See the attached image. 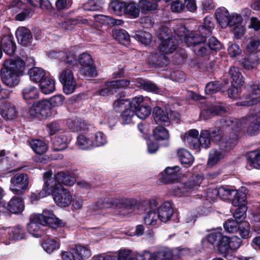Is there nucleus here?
<instances>
[{
	"label": "nucleus",
	"mask_w": 260,
	"mask_h": 260,
	"mask_svg": "<svg viewBox=\"0 0 260 260\" xmlns=\"http://www.w3.org/2000/svg\"><path fill=\"white\" fill-rule=\"evenodd\" d=\"M0 114L6 120L14 119L16 116L15 108L10 104H3L0 106Z\"/></svg>",
	"instance_id": "nucleus-30"
},
{
	"label": "nucleus",
	"mask_w": 260,
	"mask_h": 260,
	"mask_svg": "<svg viewBox=\"0 0 260 260\" xmlns=\"http://www.w3.org/2000/svg\"><path fill=\"white\" fill-rule=\"evenodd\" d=\"M28 113L29 116L41 120L51 116L52 109L48 100H42L34 103Z\"/></svg>",
	"instance_id": "nucleus-3"
},
{
	"label": "nucleus",
	"mask_w": 260,
	"mask_h": 260,
	"mask_svg": "<svg viewBox=\"0 0 260 260\" xmlns=\"http://www.w3.org/2000/svg\"><path fill=\"white\" fill-rule=\"evenodd\" d=\"M192 49L197 55L200 56L208 55L210 52L206 41L194 46Z\"/></svg>",
	"instance_id": "nucleus-49"
},
{
	"label": "nucleus",
	"mask_w": 260,
	"mask_h": 260,
	"mask_svg": "<svg viewBox=\"0 0 260 260\" xmlns=\"http://www.w3.org/2000/svg\"><path fill=\"white\" fill-rule=\"evenodd\" d=\"M22 93L25 100L36 99L39 97L38 89L32 86H27L24 87Z\"/></svg>",
	"instance_id": "nucleus-42"
},
{
	"label": "nucleus",
	"mask_w": 260,
	"mask_h": 260,
	"mask_svg": "<svg viewBox=\"0 0 260 260\" xmlns=\"http://www.w3.org/2000/svg\"><path fill=\"white\" fill-rule=\"evenodd\" d=\"M16 35L19 43L21 45L28 46L31 44L32 35L30 30L26 27H19L16 31Z\"/></svg>",
	"instance_id": "nucleus-19"
},
{
	"label": "nucleus",
	"mask_w": 260,
	"mask_h": 260,
	"mask_svg": "<svg viewBox=\"0 0 260 260\" xmlns=\"http://www.w3.org/2000/svg\"><path fill=\"white\" fill-rule=\"evenodd\" d=\"M180 170L177 166L167 167L162 173V181L165 184L174 182L178 180Z\"/></svg>",
	"instance_id": "nucleus-21"
},
{
	"label": "nucleus",
	"mask_w": 260,
	"mask_h": 260,
	"mask_svg": "<svg viewBox=\"0 0 260 260\" xmlns=\"http://www.w3.org/2000/svg\"><path fill=\"white\" fill-rule=\"evenodd\" d=\"M118 260H134V256L131 250L122 249L119 251Z\"/></svg>",
	"instance_id": "nucleus-62"
},
{
	"label": "nucleus",
	"mask_w": 260,
	"mask_h": 260,
	"mask_svg": "<svg viewBox=\"0 0 260 260\" xmlns=\"http://www.w3.org/2000/svg\"><path fill=\"white\" fill-rule=\"evenodd\" d=\"M53 197L55 203L61 207L68 206L72 201V197L70 192L64 187L61 188L54 194H53Z\"/></svg>",
	"instance_id": "nucleus-14"
},
{
	"label": "nucleus",
	"mask_w": 260,
	"mask_h": 260,
	"mask_svg": "<svg viewBox=\"0 0 260 260\" xmlns=\"http://www.w3.org/2000/svg\"><path fill=\"white\" fill-rule=\"evenodd\" d=\"M225 153L220 150L214 149L211 150L209 154L208 165L213 166L217 164L223 157Z\"/></svg>",
	"instance_id": "nucleus-39"
},
{
	"label": "nucleus",
	"mask_w": 260,
	"mask_h": 260,
	"mask_svg": "<svg viewBox=\"0 0 260 260\" xmlns=\"http://www.w3.org/2000/svg\"><path fill=\"white\" fill-rule=\"evenodd\" d=\"M29 145L32 150L39 155L43 154L47 149L46 144L39 140H32L29 142Z\"/></svg>",
	"instance_id": "nucleus-41"
},
{
	"label": "nucleus",
	"mask_w": 260,
	"mask_h": 260,
	"mask_svg": "<svg viewBox=\"0 0 260 260\" xmlns=\"http://www.w3.org/2000/svg\"><path fill=\"white\" fill-rule=\"evenodd\" d=\"M260 45V39L258 38L251 39L247 44L246 50L250 52H254L257 50Z\"/></svg>",
	"instance_id": "nucleus-63"
},
{
	"label": "nucleus",
	"mask_w": 260,
	"mask_h": 260,
	"mask_svg": "<svg viewBox=\"0 0 260 260\" xmlns=\"http://www.w3.org/2000/svg\"><path fill=\"white\" fill-rule=\"evenodd\" d=\"M152 114L156 123L164 124L166 126L169 125L171 120L177 118L179 116L177 113L171 111L165 113L162 109L158 107L153 108Z\"/></svg>",
	"instance_id": "nucleus-8"
},
{
	"label": "nucleus",
	"mask_w": 260,
	"mask_h": 260,
	"mask_svg": "<svg viewBox=\"0 0 260 260\" xmlns=\"http://www.w3.org/2000/svg\"><path fill=\"white\" fill-rule=\"evenodd\" d=\"M138 6L139 10H141L142 12H146L156 10L158 5L156 3H152L147 0H140Z\"/></svg>",
	"instance_id": "nucleus-47"
},
{
	"label": "nucleus",
	"mask_w": 260,
	"mask_h": 260,
	"mask_svg": "<svg viewBox=\"0 0 260 260\" xmlns=\"http://www.w3.org/2000/svg\"><path fill=\"white\" fill-rule=\"evenodd\" d=\"M135 112L139 118L145 119L151 114V108L149 106L142 105Z\"/></svg>",
	"instance_id": "nucleus-55"
},
{
	"label": "nucleus",
	"mask_w": 260,
	"mask_h": 260,
	"mask_svg": "<svg viewBox=\"0 0 260 260\" xmlns=\"http://www.w3.org/2000/svg\"><path fill=\"white\" fill-rule=\"evenodd\" d=\"M240 224L241 222L238 220L229 219L224 223L223 226L226 232L234 233L238 232Z\"/></svg>",
	"instance_id": "nucleus-48"
},
{
	"label": "nucleus",
	"mask_w": 260,
	"mask_h": 260,
	"mask_svg": "<svg viewBox=\"0 0 260 260\" xmlns=\"http://www.w3.org/2000/svg\"><path fill=\"white\" fill-rule=\"evenodd\" d=\"M207 37L203 36L200 34L190 35L185 38V43L188 47H191L192 49H193L194 46L206 42Z\"/></svg>",
	"instance_id": "nucleus-36"
},
{
	"label": "nucleus",
	"mask_w": 260,
	"mask_h": 260,
	"mask_svg": "<svg viewBox=\"0 0 260 260\" xmlns=\"http://www.w3.org/2000/svg\"><path fill=\"white\" fill-rule=\"evenodd\" d=\"M9 234L10 238L14 240H21L25 239L26 237L24 229L19 225L10 228Z\"/></svg>",
	"instance_id": "nucleus-32"
},
{
	"label": "nucleus",
	"mask_w": 260,
	"mask_h": 260,
	"mask_svg": "<svg viewBox=\"0 0 260 260\" xmlns=\"http://www.w3.org/2000/svg\"><path fill=\"white\" fill-rule=\"evenodd\" d=\"M247 207L246 206H241L238 207L233 214V217L235 220L241 222L246 217Z\"/></svg>",
	"instance_id": "nucleus-60"
},
{
	"label": "nucleus",
	"mask_w": 260,
	"mask_h": 260,
	"mask_svg": "<svg viewBox=\"0 0 260 260\" xmlns=\"http://www.w3.org/2000/svg\"><path fill=\"white\" fill-rule=\"evenodd\" d=\"M136 38L141 43L144 44L145 45L149 44L152 40V36L151 35L145 31H140L137 32L136 34Z\"/></svg>",
	"instance_id": "nucleus-56"
},
{
	"label": "nucleus",
	"mask_w": 260,
	"mask_h": 260,
	"mask_svg": "<svg viewBox=\"0 0 260 260\" xmlns=\"http://www.w3.org/2000/svg\"><path fill=\"white\" fill-rule=\"evenodd\" d=\"M178 156L182 164L191 165L193 161L192 155L184 149H180L177 152Z\"/></svg>",
	"instance_id": "nucleus-43"
},
{
	"label": "nucleus",
	"mask_w": 260,
	"mask_h": 260,
	"mask_svg": "<svg viewBox=\"0 0 260 260\" xmlns=\"http://www.w3.org/2000/svg\"><path fill=\"white\" fill-rule=\"evenodd\" d=\"M40 88L42 92L45 94H49L55 90V81L45 77L39 83Z\"/></svg>",
	"instance_id": "nucleus-35"
},
{
	"label": "nucleus",
	"mask_w": 260,
	"mask_h": 260,
	"mask_svg": "<svg viewBox=\"0 0 260 260\" xmlns=\"http://www.w3.org/2000/svg\"><path fill=\"white\" fill-rule=\"evenodd\" d=\"M136 116L134 110L128 108L123 111L121 114L122 123L123 124H129L132 122L133 119Z\"/></svg>",
	"instance_id": "nucleus-54"
},
{
	"label": "nucleus",
	"mask_w": 260,
	"mask_h": 260,
	"mask_svg": "<svg viewBox=\"0 0 260 260\" xmlns=\"http://www.w3.org/2000/svg\"><path fill=\"white\" fill-rule=\"evenodd\" d=\"M237 141L238 135L236 132L226 135L219 145V150L225 153L229 152L236 145Z\"/></svg>",
	"instance_id": "nucleus-17"
},
{
	"label": "nucleus",
	"mask_w": 260,
	"mask_h": 260,
	"mask_svg": "<svg viewBox=\"0 0 260 260\" xmlns=\"http://www.w3.org/2000/svg\"><path fill=\"white\" fill-rule=\"evenodd\" d=\"M232 85H242L244 82L243 77L238 67H232L229 71Z\"/></svg>",
	"instance_id": "nucleus-29"
},
{
	"label": "nucleus",
	"mask_w": 260,
	"mask_h": 260,
	"mask_svg": "<svg viewBox=\"0 0 260 260\" xmlns=\"http://www.w3.org/2000/svg\"><path fill=\"white\" fill-rule=\"evenodd\" d=\"M207 130H202L198 138V144L199 146V151L202 149H206L211 145V139Z\"/></svg>",
	"instance_id": "nucleus-38"
},
{
	"label": "nucleus",
	"mask_w": 260,
	"mask_h": 260,
	"mask_svg": "<svg viewBox=\"0 0 260 260\" xmlns=\"http://www.w3.org/2000/svg\"><path fill=\"white\" fill-rule=\"evenodd\" d=\"M214 191L215 193H218L219 197L222 200H231L233 198V194L236 193V189L227 186H221Z\"/></svg>",
	"instance_id": "nucleus-37"
},
{
	"label": "nucleus",
	"mask_w": 260,
	"mask_h": 260,
	"mask_svg": "<svg viewBox=\"0 0 260 260\" xmlns=\"http://www.w3.org/2000/svg\"><path fill=\"white\" fill-rule=\"evenodd\" d=\"M214 25L213 18L207 16L204 18L203 23L199 27V32L203 36L209 37L212 35Z\"/></svg>",
	"instance_id": "nucleus-25"
},
{
	"label": "nucleus",
	"mask_w": 260,
	"mask_h": 260,
	"mask_svg": "<svg viewBox=\"0 0 260 260\" xmlns=\"http://www.w3.org/2000/svg\"><path fill=\"white\" fill-rule=\"evenodd\" d=\"M113 36L120 43H128L129 42V36L125 30L115 29L113 31Z\"/></svg>",
	"instance_id": "nucleus-46"
},
{
	"label": "nucleus",
	"mask_w": 260,
	"mask_h": 260,
	"mask_svg": "<svg viewBox=\"0 0 260 260\" xmlns=\"http://www.w3.org/2000/svg\"><path fill=\"white\" fill-rule=\"evenodd\" d=\"M1 46L4 51L10 56L14 54L16 49L13 37L9 35L5 36L3 37L1 40Z\"/></svg>",
	"instance_id": "nucleus-26"
},
{
	"label": "nucleus",
	"mask_w": 260,
	"mask_h": 260,
	"mask_svg": "<svg viewBox=\"0 0 260 260\" xmlns=\"http://www.w3.org/2000/svg\"><path fill=\"white\" fill-rule=\"evenodd\" d=\"M4 68L21 76L25 69V63L19 57L6 59Z\"/></svg>",
	"instance_id": "nucleus-13"
},
{
	"label": "nucleus",
	"mask_w": 260,
	"mask_h": 260,
	"mask_svg": "<svg viewBox=\"0 0 260 260\" xmlns=\"http://www.w3.org/2000/svg\"><path fill=\"white\" fill-rule=\"evenodd\" d=\"M209 136L213 141L218 142L222 138V132L219 127H215L213 129L207 130Z\"/></svg>",
	"instance_id": "nucleus-61"
},
{
	"label": "nucleus",
	"mask_w": 260,
	"mask_h": 260,
	"mask_svg": "<svg viewBox=\"0 0 260 260\" xmlns=\"http://www.w3.org/2000/svg\"><path fill=\"white\" fill-rule=\"evenodd\" d=\"M20 75L8 70L3 68L1 71V77L3 83L9 87L17 85L20 81Z\"/></svg>",
	"instance_id": "nucleus-16"
},
{
	"label": "nucleus",
	"mask_w": 260,
	"mask_h": 260,
	"mask_svg": "<svg viewBox=\"0 0 260 260\" xmlns=\"http://www.w3.org/2000/svg\"><path fill=\"white\" fill-rule=\"evenodd\" d=\"M156 210L158 218L164 222L170 220L173 214L172 205L169 202H165L159 208L157 207Z\"/></svg>",
	"instance_id": "nucleus-20"
},
{
	"label": "nucleus",
	"mask_w": 260,
	"mask_h": 260,
	"mask_svg": "<svg viewBox=\"0 0 260 260\" xmlns=\"http://www.w3.org/2000/svg\"><path fill=\"white\" fill-rule=\"evenodd\" d=\"M30 79L37 83H40L45 76V71L40 68L34 67L29 69L28 71Z\"/></svg>",
	"instance_id": "nucleus-33"
},
{
	"label": "nucleus",
	"mask_w": 260,
	"mask_h": 260,
	"mask_svg": "<svg viewBox=\"0 0 260 260\" xmlns=\"http://www.w3.org/2000/svg\"><path fill=\"white\" fill-rule=\"evenodd\" d=\"M24 205L19 197H14L9 201L8 204V209L13 214L21 213L24 209Z\"/></svg>",
	"instance_id": "nucleus-27"
},
{
	"label": "nucleus",
	"mask_w": 260,
	"mask_h": 260,
	"mask_svg": "<svg viewBox=\"0 0 260 260\" xmlns=\"http://www.w3.org/2000/svg\"><path fill=\"white\" fill-rule=\"evenodd\" d=\"M175 258L173 251L169 248H164L153 253L154 260H172Z\"/></svg>",
	"instance_id": "nucleus-31"
},
{
	"label": "nucleus",
	"mask_w": 260,
	"mask_h": 260,
	"mask_svg": "<svg viewBox=\"0 0 260 260\" xmlns=\"http://www.w3.org/2000/svg\"><path fill=\"white\" fill-rule=\"evenodd\" d=\"M153 136L157 140H166L169 138L168 131L161 126H157L153 130Z\"/></svg>",
	"instance_id": "nucleus-45"
},
{
	"label": "nucleus",
	"mask_w": 260,
	"mask_h": 260,
	"mask_svg": "<svg viewBox=\"0 0 260 260\" xmlns=\"http://www.w3.org/2000/svg\"><path fill=\"white\" fill-rule=\"evenodd\" d=\"M82 8L84 10L89 11H98L102 8L99 0H89L83 4Z\"/></svg>",
	"instance_id": "nucleus-53"
},
{
	"label": "nucleus",
	"mask_w": 260,
	"mask_h": 260,
	"mask_svg": "<svg viewBox=\"0 0 260 260\" xmlns=\"http://www.w3.org/2000/svg\"><path fill=\"white\" fill-rule=\"evenodd\" d=\"M230 200L234 206H245L246 196L243 192L236 189V193L233 194V198Z\"/></svg>",
	"instance_id": "nucleus-40"
},
{
	"label": "nucleus",
	"mask_w": 260,
	"mask_h": 260,
	"mask_svg": "<svg viewBox=\"0 0 260 260\" xmlns=\"http://www.w3.org/2000/svg\"><path fill=\"white\" fill-rule=\"evenodd\" d=\"M199 132L195 129H192L185 133L183 140L189 147L199 151V146L198 144Z\"/></svg>",
	"instance_id": "nucleus-23"
},
{
	"label": "nucleus",
	"mask_w": 260,
	"mask_h": 260,
	"mask_svg": "<svg viewBox=\"0 0 260 260\" xmlns=\"http://www.w3.org/2000/svg\"><path fill=\"white\" fill-rule=\"evenodd\" d=\"M130 82L126 79H120L107 82L105 87L99 91V94L102 96H106L114 94L116 90L125 88L128 86Z\"/></svg>",
	"instance_id": "nucleus-10"
},
{
	"label": "nucleus",
	"mask_w": 260,
	"mask_h": 260,
	"mask_svg": "<svg viewBox=\"0 0 260 260\" xmlns=\"http://www.w3.org/2000/svg\"><path fill=\"white\" fill-rule=\"evenodd\" d=\"M38 220L41 224L48 225L52 228L56 229L64 226V223L61 220L57 218L52 211L45 210L40 214H37Z\"/></svg>",
	"instance_id": "nucleus-9"
},
{
	"label": "nucleus",
	"mask_w": 260,
	"mask_h": 260,
	"mask_svg": "<svg viewBox=\"0 0 260 260\" xmlns=\"http://www.w3.org/2000/svg\"><path fill=\"white\" fill-rule=\"evenodd\" d=\"M203 180V177L201 175H196L193 176L186 185L187 187H184L183 189L188 188L189 190L193 189L200 185Z\"/></svg>",
	"instance_id": "nucleus-59"
},
{
	"label": "nucleus",
	"mask_w": 260,
	"mask_h": 260,
	"mask_svg": "<svg viewBox=\"0 0 260 260\" xmlns=\"http://www.w3.org/2000/svg\"><path fill=\"white\" fill-rule=\"evenodd\" d=\"M145 205L148 206V211H146V215L144 216V221L146 224L155 225L158 220V216L156 212L158 205L156 200H150L144 203Z\"/></svg>",
	"instance_id": "nucleus-11"
},
{
	"label": "nucleus",
	"mask_w": 260,
	"mask_h": 260,
	"mask_svg": "<svg viewBox=\"0 0 260 260\" xmlns=\"http://www.w3.org/2000/svg\"><path fill=\"white\" fill-rule=\"evenodd\" d=\"M125 3L118 0L113 1L110 5V9L117 15H122L125 13Z\"/></svg>",
	"instance_id": "nucleus-44"
},
{
	"label": "nucleus",
	"mask_w": 260,
	"mask_h": 260,
	"mask_svg": "<svg viewBox=\"0 0 260 260\" xmlns=\"http://www.w3.org/2000/svg\"><path fill=\"white\" fill-rule=\"evenodd\" d=\"M246 101L243 102L241 105L244 106H251L260 102V96H254L247 94L245 97Z\"/></svg>",
	"instance_id": "nucleus-64"
},
{
	"label": "nucleus",
	"mask_w": 260,
	"mask_h": 260,
	"mask_svg": "<svg viewBox=\"0 0 260 260\" xmlns=\"http://www.w3.org/2000/svg\"><path fill=\"white\" fill-rule=\"evenodd\" d=\"M221 84L218 81L210 82L205 87V92L208 94H212L221 90Z\"/></svg>",
	"instance_id": "nucleus-57"
},
{
	"label": "nucleus",
	"mask_w": 260,
	"mask_h": 260,
	"mask_svg": "<svg viewBox=\"0 0 260 260\" xmlns=\"http://www.w3.org/2000/svg\"><path fill=\"white\" fill-rule=\"evenodd\" d=\"M78 61L81 67L80 73L85 77H93L97 72L91 55L84 52L78 56Z\"/></svg>",
	"instance_id": "nucleus-5"
},
{
	"label": "nucleus",
	"mask_w": 260,
	"mask_h": 260,
	"mask_svg": "<svg viewBox=\"0 0 260 260\" xmlns=\"http://www.w3.org/2000/svg\"><path fill=\"white\" fill-rule=\"evenodd\" d=\"M125 13L132 16L137 18L139 16L140 13L139 8L134 3H129L125 6Z\"/></svg>",
	"instance_id": "nucleus-58"
},
{
	"label": "nucleus",
	"mask_w": 260,
	"mask_h": 260,
	"mask_svg": "<svg viewBox=\"0 0 260 260\" xmlns=\"http://www.w3.org/2000/svg\"><path fill=\"white\" fill-rule=\"evenodd\" d=\"M98 205H102L101 208H109L115 206L117 208L121 209L124 211L122 215L126 216L132 213L135 208L137 207L138 202L134 199L113 198L111 199L105 200L104 201L101 200L97 202Z\"/></svg>",
	"instance_id": "nucleus-1"
},
{
	"label": "nucleus",
	"mask_w": 260,
	"mask_h": 260,
	"mask_svg": "<svg viewBox=\"0 0 260 260\" xmlns=\"http://www.w3.org/2000/svg\"><path fill=\"white\" fill-rule=\"evenodd\" d=\"M28 184L29 177L27 174L17 173L11 179L10 189L15 194H22Z\"/></svg>",
	"instance_id": "nucleus-4"
},
{
	"label": "nucleus",
	"mask_w": 260,
	"mask_h": 260,
	"mask_svg": "<svg viewBox=\"0 0 260 260\" xmlns=\"http://www.w3.org/2000/svg\"><path fill=\"white\" fill-rule=\"evenodd\" d=\"M208 242L213 246L223 256L230 253L229 237L218 232H212L207 236Z\"/></svg>",
	"instance_id": "nucleus-2"
},
{
	"label": "nucleus",
	"mask_w": 260,
	"mask_h": 260,
	"mask_svg": "<svg viewBox=\"0 0 260 260\" xmlns=\"http://www.w3.org/2000/svg\"><path fill=\"white\" fill-rule=\"evenodd\" d=\"M41 224L40 220H38L36 215L30 216V222L27 224V228L28 232L36 237H41L44 234V232L41 229L43 226Z\"/></svg>",
	"instance_id": "nucleus-22"
},
{
	"label": "nucleus",
	"mask_w": 260,
	"mask_h": 260,
	"mask_svg": "<svg viewBox=\"0 0 260 260\" xmlns=\"http://www.w3.org/2000/svg\"><path fill=\"white\" fill-rule=\"evenodd\" d=\"M44 185L43 190L46 195L54 194L61 188V185L58 183L54 177H52V173L46 172L43 175Z\"/></svg>",
	"instance_id": "nucleus-12"
},
{
	"label": "nucleus",
	"mask_w": 260,
	"mask_h": 260,
	"mask_svg": "<svg viewBox=\"0 0 260 260\" xmlns=\"http://www.w3.org/2000/svg\"><path fill=\"white\" fill-rule=\"evenodd\" d=\"M42 247L44 250L50 253L55 249L59 248V243L54 240L47 238L44 240Z\"/></svg>",
	"instance_id": "nucleus-52"
},
{
	"label": "nucleus",
	"mask_w": 260,
	"mask_h": 260,
	"mask_svg": "<svg viewBox=\"0 0 260 260\" xmlns=\"http://www.w3.org/2000/svg\"><path fill=\"white\" fill-rule=\"evenodd\" d=\"M90 255V250L81 245H76L70 251L63 252L61 254L63 260H83L89 257Z\"/></svg>",
	"instance_id": "nucleus-6"
},
{
	"label": "nucleus",
	"mask_w": 260,
	"mask_h": 260,
	"mask_svg": "<svg viewBox=\"0 0 260 260\" xmlns=\"http://www.w3.org/2000/svg\"><path fill=\"white\" fill-rule=\"evenodd\" d=\"M246 158L248 164L252 168H260V149L250 151L247 153Z\"/></svg>",
	"instance_id": "nucleus-34"
},
{
	"label": "nucleus",
	"mask_w": 260,
	"mask_h": 260,
	"mask_svg": "<svg viewBox=\"0 0 260 260\" xmlns=\"http://www.w3.org/2000/svg\"><path fill=\"white\" fill-rule=\"evenodd\" d=\"M51 57L58 58L69 64H74L77 60L76 55L73 51H55L50 53Z\"/></svg>",
	"instance_id": "nucleus-24"
},
{
	"label": "nucleus",
	"mask_w": 260,
	"mask_h": 260,
	"mask_svg": "<svg viewBox=\"0 0 260 260\" xmlns=\"http://www.w3.org/2000/svg\"><path fill=\"white\" fill-rule=\"evenodd\" d=\"M59 79L63 85V89L66 94H69L74 91L76 82L71 70L69 69L63 70L61 72Z\"/></svg>",
	"instance_id": "nucleus-7"
},
{
	"label": "nucleus",
	"mask_w": 260,
	"mask_h": 260,
	"mask_svg": "<svg viewBox=\"0 0 260 260\" xmlns=\"http://www.w3.org/2000/svg\"><path fill=\"white\" fill-rule=\"evenodd\" d=\"M159 35L160 39L162 41L158 46L159 50L166 54L173 53L177 47L178 42L177 40L173 38L165 39L161 33Z\"/></svg>",
	"instance_id": "nucleus-18"
},
{
	"label": "nucleus",
	"mask_w": 260,
	"mask_h": 260,
	"mask_svg": "<svg viewBox=\"0 0 260 260\" xmlns=\"http://www.w3.org/2000/svg\"><path fill=\"white\" fill-rule=\"evenodd\" d=\"M245 118L248 124L246 133L251 136L257 135L260 130V113L247 115Z\"/></svg>",
	"instance_id": "nucleus-15"
},
{
	"label": "nucleus",
	"mask_w": 260,
	"mask_h": 260,
	"mask_svg": "<svg viewBox=\"0 0 260 260\" xmlns=\"http://www.w3.org/2000/svg\"><path fill=\"white\" fill-rule=\"evenodd\" d=\"M225 122L228 126H231L232 129H236L246 124V119L245 117L241 119L229 118L225 120Z\"/></svg>",
	"instance_id": "nucleus-50"
},
{
	"label": "nucleus",
	"mask_w": 260,
	"mask_h": 260,
	"mask_svg": "<svg viewBox=\"0 0 260 260\" xmlns=\"http://www.w3.org/2000/svg\"><path fill=\"white\" fill-rule=\"evenodd\" d=\"M216 18L222 28H225L229 25L230 16L224 8L218 9L215 12Z\"/></svg>",
	"instance_id": "nucleus-28"
},
{
	"label": "nucleus",
	"mask_w": 260,
	"mask_h": 260,
	"mask_svg": "<svg viewBox=\"0 0 260 260\" xmlns=\"http://www.w3.org/2000/svg\"><path fill=\"white\" fill-rule=\"evenodd\" d=\"M77 143L80 149L85 150L90 148L93 145L92 141L83 135L78 137Z\"/></svg>",
	"instance_id": "nucleus-51"
}]
</instances>
